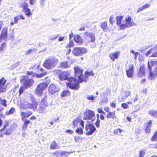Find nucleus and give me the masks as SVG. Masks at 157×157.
Here are the masks:
<instances>
[{
    "label": "nucleus",
    "instance_id": "obj_1",
    "mask_svg": "<svg viewBox=\"0 0 157 157\" xmlns=\"http://www.w3.org/2000/svg\"><path fill=\"white\" fill-rule=\"evenodd\" d=\"M79 83H80L79 80H78L77 78L72 77H70L68 78L66 83L70 88L71 89L78 90L79 87Z\"/></svg>",
    "mask_w": 157,
    "mask_h": 157
},
{
    "label": "nucleus",
    "instance_id": "obj_2",
    "mask_svg": "<svg viewBox=\"0 0 157 157\" xmlns=\"http://www.w3.org/2000/svg\"><path fill=\"white\" fill-rule=\"evenodd\" d=\"M58 62V59L56 57H51L45 61L43 65L45 68L51 69L55 67Z\"/></svg>",
    "mask_w": 157,
    "mask_h": 157
},
{
    "label": "nucleus",
    "instance_id": "obj_3",
    "mask_svg": "<svg viewBox=\"0 0 157 157\" xmlns=\"http://www.w3.org/2000/svg\"><path fill=\"white\" fill-rule=\"evenodd\" d=\"M136 24L134 21H132L130 16L126 17L124 21H122V25L121 26V30H124L126 28H128L133 26L136 25Z\"/></svg>",
    "mask_w": 157,
    "mask_h": 157
},
{
    "label": "nucleus",
    "instance_id": "obj_4",
    "mask_svg": "<svg viewBox=\"0 0 157 157\" xmlns=\"http://www.w3.org/2000/svg\"><path fill=\"white\" fill-rule=\"evenodd\" d=\"M30 100L27 101L25 104V107L26 108H30L35 109L38 105V102L35 101V99L32 96L30 97Z\"/></svg>",
    "mask_w": 157,
    "mask_h": 157
},
{
    "label": "nucleus",
    "instance_id": "obj_5",
    "mask_svg": "<svg viewBox=\"0 0 157 157\" xmlns=\"http://www.w3.org/2000/svg\"><path fill=\"white\" fill-rule=\"evenodd\" d=\"M47 98L46 96L44 97L39 105L38 111L40 113H45L47 112L46 107L48 106V104L46 101Z\"/></svg>",
    "mask_w": 157,
    "mask_h": 157
},
{
    "label": "nucleus",
    "instance_id": "obj_6",
    "mask_svg": "<svg viewBox=\"0 0 157 157\" xmlns=\"http://www.w3.org/2000/svg\"><path fill=\"white\" fill-rule=\"evenodd\" d=\"M49 83V82H48L47 83H42L39 84L35 90V93L37 95H41L43 94V91L47 87Z\"/></svg>",
    "mask_w": 157,
    "mask_h": 157
},
{
    "label": "nucleus",
    "instance_id": "obj_7",
    "mask_svg": "<svg viewBox=\"0 0 157 157\" xmlns=\"http://www.w3.org/2000/svg\"><path fill=\"white\" fill-rule=\"evenodd\" d=\"M84 116L83 117L84 120H90L94 121L95 118V114L93 111L86 109L84 113Z\"/></svg>",
    "mask_w": 157,
    "mask_h": 157
},
{
    "label": "nucleus",
    "instance_id": "obj_8",
    "mask_svg": "<svg viewBox=\"0 0 157 157\" xmlns=\"http://www.w3.org/2000/svg\"><path fill=\"white\" fill-rule=\"evenodd\" d=\"M21 81L25 87H31L34 83L33 80L25 76H23V78L21 79Z\"/></svg>",
    "mask_w": 157,
    "mask_h": 157
},
{
    "label": "nucleus",
    "instance_id": "obj_9",
    "mask_svg": "<svg viewBox=\"0 0 157 157\" xmlns=\"http://www.w3.org/2000/svg\"><path fill=\"white\" fill-rule=\"evenodd\" d=\"M87 49L85 48H75L72 50V53L76 56H81L86 53Z\"/></svg>",
    "mask_w": 157,
    "mask_h": 157
},
{
    "label": "nucleus",
    "instance_id": "obj_10",
    "mask_svg": "<svg viewBox=\"0 0 157 157\" xmlns=\"http://www.w3.org/2000/svg\"><path fill=\"white\" fill-rule=\"evenodd\" d=\"M75 75L76 76L78 77V78L79 80L80 83V81L82 80L83 75L82 74L83 70L80 67H74Z\"/></svg>",
    "mask_w": 157,
    "mask_h": 157
},
{
    "label": "nucleus",
    "instance_id": "obj_11",
    "mask_svg": "<svg viewBox=\"0 0 157 157\" xmlns=\"http://www.w3.org/2000/svg\"><path fill=\"white\" fill-rule=\"evenodd\" d=\"M6 81L4 77H2L0 79V94L6 91L7 85L6 84Z\"/></svg>",
    "mask_w": 157,
    "mask_h": 157
},
{
    "label": "nucleus",
    "instance_id": "obj_12",
    "mask_svg": "<svg viewBox=\"0 0 157 157\" xmlns=\"http://www.w3.org/2000/svg\"><path fill=\"white\" fill-rule=\"evenodd\" d=\"M86 135H89L92 134L96 130L95 126L91 124H88L86 125Z\"/></svg>",
    "mask_w": 157,
    "mask_h": 157
},
{
    "label": "nucleus",
    "instance_id": "obj_13",
    "mask_svg": "<svg viewBox=\"0 0 157 157\" xmlns=\"http://www.w3.org/2000/svg\"><path fill=\"white\" fill-rule=\"evenodd\" d=\"M151 54H152L151 56V57H157V45H155L150 50L148 51L145 54V55L146 56H148Z\"/></svg>",
    "mask_w": 157,
    "mask_h": 157
},
{
    "label": "nucleus",
    "instance_id": "obj_14",
    "mask_svg": "<svg viewBox=\"0 0 157 157\" xmlns=\"http://www.w3.org/2000/svg\"><path fill=\"white\" fill-rule=\"evenodd\" d=\"M70 75L69 73L67 71H63L58 76L59 79L61 80H67L68 77Z\"/></svg>",
    "mask_w": 157,
    "mask_h": 157
},
{
    "label": "nucleus",
    "instance_id": "obj_15",
    "mask_svg": "<svg viewBox=\"0 0 157 157\" xmlns=\"http://www.w3.org/2000/svg\"><path fill=\"white\" fill-rule=\"evenodd\" d=\"M59 90V88L57 87L54 84L50 85L48 88L49 92L51 94H53L56 92L58 91Z\"/></svg>",
    "mask_w": 157,
    "mask_h": 157
},
{
    "label": "nucleus",
    "instance_id": "obj_16",
    "mask_svg": "<svg viewBox=\"0 0 157 157\" xmlns=\"http://www.w3.org/2000/svg\"><path fill=\"white\" fill-rule=\"evenodd\" d=\"M94 73L93 72L91 71H86L85 72V75L83 76L82 80L80 81V82H86L88 79V76L90 75L94 76Z\"/></svg>",
    "mask_w": 157,
    "mask_h": 157
},
{
    "label": "nucleus",
    "instance_id": "obj_17",
    "mask_svg": "<svg viewBox=\"0 0 157 157\" xmlns=\"http://www.w3.org/2000/svg\"><path fill=\"white\" fill-rule=\"evenodd\" d=\"M120 53V52L116 51L115 52H112L110 54L109 56L113 62H114L115 59L118 58Z\"/></svg>",
    "mask_w": 157,
    "mask_h": 157
},
{
    "label": "nucleus",
    "instance_id": "obj_18",
    "mask_svg": "<svg viewBox=\"0 0 157 157\" xmlns=\"http://www.w3.org/2000/svg\"><path fill=\"white\" fill-rule=\"evenodd\" d=\"M149 70L150 72L148 76V78L151 80L156 77L157 72L155 69L154 70H152L151 69Z\"/></svg>",
    "mask_w": 157,
    "mask_h": 157
},
{
    "label": "nucleus",
    "instance_id": "obj_19",
    "mask_svg": "<svg viewBox=\"0 0 157 157\" xmlns=\"http://www.w3.org/2000/svg\"><path fill=\"white\" fill-rule=\"evenodd\" d=\"M22 121L23 122L22 125V129L24 131H25L27 129L28 125L29 124H31L30 121L26 119L22 118Z\"/></svg>",
    "mask_w": 157,
    "mask_h": 157
},
{
    "label": "nucleus",
    "instance_id": "obj_20",
    "mask_svg": "<svg viewBox=\"0 0 157 157\" xmlns=\"http://www.w3.org/2000/svg\"><path fill=\"white\" fill-rule=\"evenodd\" d=\"M47 72H44L40 74H35L34 73H33V72H29L27 71V74L28 75H32V76H36V77L37 78H41L43 76L46 75L47 74Z\"/></svg>",
    "mask_w": 157,
    "mask_h": 157
},
{
    "label": "nucleus",
    "instance_id": "obj_21",
    "mask_svg": "<svg viewBox=\"0 0 157 157\" xmlns=\"http://www.w3.org/2000/svg\"><path fill=\"white\" fill-rule=\"evenodd\" d=\"M133 68V66L131 65L129 69L126 70L127 75L128 77L132 78V77L134 72Z\"/></svg>",
    "mask_w": 157,
    "mask_h": 157
},
{
    "label": "nucleus",
    "instance_id": "obj_22",
    "mask_svg": "<svg viewBox=\"0 0 157 157\" xmlns=\"http://www.w3.org/2000/svg\"><path fill=\"white\" fill-rule=\"evenodd\" d=\"M7 29L6 28H3L0 36V39H6L7 37Z\"/></svg>",
    "mask_w": 157,
    "mask_h": 157
},
{
    "label": "nucleus",
    "instance_id": "obj_23",
    "mask_svg": "<svg viewBox=\"0 0 157 157\" xmlns=\"http://www.w3.org/2000/svg\"><path fill=\"white\" fill-rule=\"evenodd\" d=\"M85 34L86 36L90 38V41L91 42H93L95 41V35L94 33L91 32H86Z\"/></svg>",
    "mask_w": 157,
    "mask_h": 157
},
{
    "label": "nucleus",
    "instance_id": "obj_24",
    "mask_svg": "<svg viewBox=\"0 0 157 157\" xmlns=\"http://www.w3.org/2000/svg\"><path fill=\"white\" fill-rule=\"evenodd\" d=\"M123 18V16H117L116 17L117 24L120 26V29L121 30V26L122 25V22H121V21Z\"/></svg>",
    "mask_w": 157,
    "mask_h": 157
},
{
    "label": "nucleus",
    "instance_id": "obj_25",
    "mask_svg": "<svg viewBox=\"0 0 157 157\" xmlns=\"http://www.w3.org/2000/svg\"><path fill=\"white\" fill-rule=\"evenodd\" d=\"M130 93L129 91H122L121 93V100H120L121 101H124L130 95Z\"/></svg>",
    "mask_w": 157,
    "mask_h": 157
},
{
    "label": "nucleus",
    "instance_id": "obj_26",
    "mask_svg": "<svg viewBox=\"0 0 157 157\" xmlns=\"http://www.w3.org/2000/svg\"><path fill=\"white\" fill-rule=\"evenodd\" d=\"M145 75V68L144 67L141 66L140 67V71L137 73V75L139 77L141 78Z\"/></svg>",
    "mask_w": 157,
    "mask_h": 157
},
{
    "label": "nucleus",
    "instance_id": "obj_27",
    "mask_svg": "<svg viewBox=\"0 0 157 157\" xmlns=\"http://www.w3.org/2000/svg\"><path fill=\"white\" fill-rule=\"evenodd\" d=\"M32 114V113L31 111H27L26 112H21V119L22 118L25 119V117L28 118Z\"/></svg>",
    "mask_w": 157,
    "mask_h": 157
},
{
    "label": "nucleus",
    "instance_id": "obj_28",
    "mask_svg": "<svg viewBox=\"0 0 157 157\" xmlns=\"http://www.w3.org/2000/svg\"><path fill=\"white\" fill-rule=\"evenodd\" d=\"M59 148V146L55 141L52 142L50 145V149H56Z\"/></svg>",
    "mask_w": 157,
    "mask_h": 157
},
{
    "label": "nucleus",
    "instance_id": "obj_29",
    "mask_svg": "<svg viewBox=\"0 0 157 157\" xmlns=\"http://www.w3.org/2000/svg\"><path fill=\"white\" fill-rule=\"evenodd\" d=\"M74 40L76 42L79 44H82L83 41L82 37L79 35H78L75 36Z\"/></svg>",
    "mask_w": 157,
    "mask_h": 157
},
{
    "label": "nucleus",
    "instance_id": "obj_30",
    "mask_svg": "<svg viewBox=\"0 0 157 157\" xmlns=\"http://www.w3.org/2000/svg\"><path fill=\"white\" fill-rule=\"evenodd\" d=\"M60 66L64 68H68L70 67V64L67 61H64L60 63Z\"/></svg>",
    "mask_w": 157,
    "mask_h": 157
},
{
    "label": "nucleus",
    "instance_id": "obj_31",
    "mask_svg": "<svg viewBox=\"0 0 157 157\" xmlns=\"http://www.w3.org/2000/svg\"><path fill=\"white\" fill-rule=\"evenodd\" d=\"M106 117L108 118H111L114 119L116 118L115 112V111L113 112H109L107 114Z\"/></svg>",
    "mask_w": 157,
    "mask_h": 157
},
{
    "label": "nucleus",
    "instance_id": "obj_32",
    "mask_svg": "<svg viewBox=\"0 0 157 157\" xmlns=\"http://www.w3.org/2000/svg\"><path fill=\"white\" fill-rule=\"evenodd\" d=\"M30 10V9L28 8L22 10L25 13V15L28 17L32 15V13Z\"/></svg>",
    "mask_w": 157,
    "mask_h": 157
},
{
    "label": "nucleus",
    "instance_id": "obj_33",
    "mask_svg": "<svg viewBox=\"0 0 157 157\" xmlns=\"http://www.w3.org/2000/svg\"><path fill=\"white\" fill-rule=\"evenodd\" d=\"M101 27L104 31H107L108 29V27L107 22H106L105 21L102 22L101 25Z\"/></svg>",
    "mask_w": 157,
    "mask_h": 157
},
{
    "label": "nucleus",
    "instance_id": "obj_34",
    "mask_svg": "<svg viewBox=\"0 0 157 157\" xmlns=\"http://www.w3.org/2000/svg\"><path fill=\"white\" fill-rule=\"evenodd\" d=\"M19 6L20 7H23V9L27 8L28 7V4L25 2H24L20 4Z\"/></svg>",
    "mask_w": 157,
    "mask_h": 157
},
{
    "label": "nucleus",
    "instance_id": "obj_35",
    "mask_svg": "<svg viewBox=\"0 0 157 157\" xmlns=\"http://www.w3.org/2000/svg\"><path fill=\"white\" fill-rule=\"evenodd\" d=\"M148 113L151 116L155 117H157V111L154 110H151L149 111Z\"/></svg>",
    "mask_w": 157,
    "mask_h": 157
},
{
    "label": "nucleus",
    "instance_id": "obj_36",
    "mask_svg": "<svg viewBox=\"0 0 157 157\" xmlns=\"http://www.w3.org/2000/svg\"><path fill=\"white\" fill-rule=\"evenodd\" d=\"M70 94V92L68 90H65L63 91L61 94V96L62 97H65L68 96Z\"/></svg>",
    "mask_w": 157,
    "mask_h": 157
},
{
    "label": "nucleus",
    "instance_id": "obj_37",
    "mask_svg": "<svg viewBox=\"0 0 157 157\" xmlns=\"http://www.w3.org/2000/svg\"><path fill=\"white\" fill-rule=\"evenodd\" d=\"M15 109L14 108L12 107L11 108L10 110L9 111H7L6 113L7 115H9L10 114H12L15 111Z\"/></svg>",
    "mask_w": 157,
    "mask_h": 157
},
{
    "label": "nucleus",
    "instance_id": "obj_38",
    "mask_svg": "<svg viewBox=\"0 0 157 157\" xmlns=\"http://www.w3.org/2000/svg\"><path fill=\"white\" fill-rule=\"evenodd\" d=\"M12 132V127L11 126L10 127L7 128L5 132H4V134L9 135Z\"/></svg>",
    "mask_w": 157,
    "mask_h": 157
},
{
    "label": "nucleus",
    "instance_id": "obj_39",
    "mask_svg": "<svg viewBox=\"0 0 157 157\" xmlns=\"http://www.w3.org/2000/svg\"><path fill=\"white\" fill-rule=\"evenodd\" d=\"M6 45L5 43H3L1 44H0V52H3L5 49Z\"/></svg>",
    "mask_w": 157,
    "mask_h": 157
},
{
    "label": "nucleus",
    "instance_id": "obj_40",
    "mask_svg": "<svg viewBox=\"0 0 157 157\" xmlns=\"http://www.w3.org/2000/svg\"><path fill=\"white\" fill-rule=\"evenodd\" d=\"M53 155L57 157H59L61 156V151L59 150L57 151L54 152Z\"/></svg>",
    "mask_w": 157,
    "mask_h": 157
},
{
    "label": "nucleus",
    "instance_id": "obj_41",
    "mask_svg": "<svg viewBox=\"0 0 157 157\" xmlns=\"http://www.w3.org/2000/svg\"><path fill=\"white\" fill-rule=\"evenodd\" d=\"M76 132L79 134H82L83 133V131L81 128H78L76 130Z\"/></svg>",
    "mask_w": 157,
    "mask_h": 157
},
{
    "label": "nucleus",
    "instance_id": "obj_42",
    "mask_svg": "<svg viewBox=\"0 0 157 157\" xmlns=\"http://www.w3.org/2000/svg\"><path fill=\"white\" fill-rule=\"evenodd\" d=\"M154 62L153 61H150L148 62V66L149 70L151 69V68L153 66Z\"/></svg>",
    "mask_w": 157,
    "mask_h": 157
},
{
    "label": "nucleus",
    "instance_id": "obj_43",
    "mask_svg": "<svg viewBox=\"0 0 157 157\" xmlns=\"http://www.w3.org/2000/svg\"><path fill=\"white\" fill-rule=\"evenodd\" d=\"M74 44L72 40H70L69 43L67 44L66 46V48H70L74 46Z\"/></svg>",
    "mask_w": 157,
    "mask_h": 157
},
{
    "label": "nucleus",
    "instance_id": "obj_44",
    "mask_svg": "<svg viewBox=\"0 0 157 157\" xmlns=\"http://www.w3.org/2000/svg\"><path fill=\"white\" fill-rule=\"evenodd\" d=\"M72 152H67L66 151H61V156L65 155V156H67L69 155L70 153H71Z\"/></svg>",
    "mask_w": 157,
    "mask_h": 157
},
{
    "label": "nucleus",
    "instance_id": "obj_45",
    "mask_svg": "<svg viewBox=\"0 0 157 157\" xmlns=\"http://www.w3.org/2000/svg\"><path fill=\"white\" fill-rule=\"evenodd\" d=\"M7 101L5 99H2L0 101V104L6 107L7 106L6 104Z\"/></svg>",
    "mask_w": 157,
    "mask_h": 157
},
{
    "label": "nucleus",
    "instance_id": "obj_46",
    "mask_svg": "<svg viewBox=\"0 0 157 157\" xmlns=\"http://www.w3.org/2000/svg\"><path fill=\"white\" fill-rule=\"evenodd\" d=\"M59 35L56 34L53 35L50 37L49 39L51 40H55L59 36Z\"/></svg>",
    "mask_w": 157,
    "mask_h": 157
},
{
    "label": "nucleus",
    "instance_id": "obj_47",
    "mask_svg": "<svg viewBox=\"0 0 157 157\" xmlns=\"http://www.w3.org/2000/svg\"><path fill=\"white\" fill-rule=\"evenodd\" d=\"M145 154V152L144 151H141L140 152L139 157H144Z\"/></svg>",
    "mask_w": 157,
    "mask_h": 157
},
{
    "label": "nucleus",
    "instance_id": "obj_48",
    "mask_svg": "<svg viewBox=\"0 0 157 157\" xmlns=\"http://www.w3.org/2000/svg\"><path fill=\"white\" fill-rule=\"evenodd\" d=\"M86 98L89 100H91L93 101L94 99V97L92 95H87L86 96Z\"/></svg>",
    "mask_w": 157,
    "mask_h": 157
},
{
    "label": "nucleus",
    "instance_id": "obj_49",
    "mask_svg": "<svg viewBox=\"0 0 157 157\" xmlns=\"http://www.w3.org/2000/svg\"><path fill=\"white\" fill-rule=\"evenodd\" d=\"M121 107L123 109H127L129 107V106L127 103H124L121 104Z\"/></svg>",
    "mask_w": 157,
    "mask_h": 157
},
{
    "label": "nucleus",
    "instance_id": "obj_50",
    "mask_svg": "<svg viewBox=\"0 0 157 157\" xmlns=\"http://www.w3.org/2000/svg\"><path fill=\"white\" fill-rule=\"evenodd\" d=\"M78 122V119L76 118L73 121V124L74 126V127H75V126H76Z\"/></svg>",
    "mask_w": 157,
    "mask_h": 157
},
{
    "label": "nucleus",
    "instance_id": "obj_51",
    "mask_svg": "<svg viewBox=\"0 0 157 157\" xmlns=\"http://www.w3.org/2000/svg\"><path fill=\"white\" fill-rule=\"evenodd\" d=\"M109 21L111 24H112L114 22V17L113 16H110L109 18Z\"/></svg>",
    "mask_w": 157,
    "mask_h": 157
},
{
    "label": "nucleus",
    "instance_id": "obj_52",
    "mask_svg": "<svg viewBox=\"0 0 157 157\" xmlns=\"http://www.w3.org/2000/svg\"><path fill=\"white\" fill-rule=\"evenodd\" d=\"M157 138V132H155L154 135L151 139L152 141H155Z\"/></svg>",
    "mask_w": 157,
    "mask_h": 157
},
{
    "label": "nucleus",
    "instance_id": "obj_53",
    "mask_svg": "<svg viewBox=\"0 0 157 157\" xmlns=\"http://www.w3.org/2000/svg\"><path fill=\"white\" fill-rule=\"evenodd\" d=\"M100 121L99 119H97L96 123L95 125L96 126V127L97 128H99V127L100 125Z\"/></svg>",
    "mask_w": 157,
    "mask_h": 157
},
{
    "label": "nucleus",
    "instance_id": "obj_54",
    "mask_svg": "<svg viewBox=\"0 0 157 157\" xmlns=\"http://www.w3.org/2000/svg\"><path fill=\"white\" fill-rule=\"evenodd\" d=\"M46 0H40V4L41 7H44V6L45 2Z\"/></svg>",
    "mask_w": 157,
    "mask_h": 157
},
{
    "label": "nucleus",
    "instance_id": "obj_55",
    "mask_svg": "<svg viewBox=\"0 0 157 157\" xmlns=\"http://www.w3.org/2000/svg\"><path fill=\"white\" fill-rule=\"evenodd\" d=\"M9 125V122L8 121H6L5 123H4V128L2 130H1V131L2 130H3L7 126H8Z\"/></svg>",
    "mask_w": 157,
    "mask_h": 157
},
{
    "label": "nucleus",
    "instance_id": "obj_56",
    "mask_svg": "<svg viewBox=\"0 0 157 157\" xmlns=\"http://www.w3.org/2000/svg\"><path fill=\"white\" fill-rule=\"evenodd\" d=\"M151 127H147L145 129V132L146 133H149L150 132L151 129Z\"/></svg>",
    "mask_w": 157,
    "mask_h": 157
},
{
    "label": "nucleus",
    "instance_id": "obj_57",
    "mask_svg": "<svg viewBox=\"0 0 157 157\" xmlns=\"http://www.w3.org/2000/svg\"><path fill=\"white\" fill-rule=\"evenodd\" d=\"M25 89L24 87H21L19 89V94H20L21 93H23L24 91V90Z\"/></svg>",
    "mask_w": 157,
    "mask_h": 157
},
{
    "label": "nucleus",
    "instance_id": "obj_58",
    "mask_svg": "<svg viewBox=\"0 0 157 157\" xmlns=\"http://www.w3.org/2000/svg\"><path fill=\"white\" fill-rule=\"evenodd\" d=\"M17 17H18V20H20L21 19H22L23 20H24L25 19V18L23 17V15H18L17 16H16Z\"/></svg>",
    "mask_w": 157,
    "mask_h": 157
},
{
    "label": "nucleus",
    "instance_id": "obj_59",
    "mask_svg": "<svg viewBox=\"0 0 157 157\" xmlns=\"http://www.w3.org/2000/svg\"><path fill=\"white\" fill-rule=\"evenodd\" d=\"M65 132L69 133L70 134H71L73 133V131L72 130H70L69 129H67L65 131Z\"/></svg>",
    "mask_w": 157,
    "mask_h": 157
},
{
    "label": "nucleus",
    "instance_id": "obj_60",
    "mask_svg": "<svg viewBox=\"0 0 157 157\" xmlns=\"http://www.w3.org/2000/svg\"><path fill=\"white\" fill-rule=\"evenodd\" d=\"M144 7L143 6H142L141 7L139 8L137 11V13L141 11H143V10H144Z\"/></svg>",
    "mask_w": 157,
    "mask_h": 157
},
{
    "label": "nucleus",
    "instance_id": "obj_61",
    "mask_svg": "<svg viewBox=\"0 0 157 157\" xmlns=\"http://www.w3.org/2000/svg\"><path fill=\"white\" fill-rule=\"evenodd\" d=\"M143 6L144 7V9L145 10L146 9L149 7L150 6V5L149 4H147L146 5H143Z\"/></svg>",
    "mask_w": 157,
    "mask_h": 157
},
{
    "label": "nucleus",
    "instance_id": "obj_62",
    "mask_svg": "<svg viewBox=\"0 0 157 157\" xmlns=\"http://www.w3.org/2000/svg\"><path fill=\"white\" fill-rule=\"evenodd\" d=\"M18 17H17V16H16L14 17V21L15 23L16 24H17L18 23Z\"/></svg>",
    "mask_w": 157,
    "mask_h": 157
},
{
    "label": "nucleus",
    "instance_id": "obj_63",
    "mask_svg": "<svg viewBox=\"0 0 157 157\" xmlns=\"http://www.w3.org/2000/svg\"><path fill=\"white\" fill-rule=\"evenodd\" d=\"M134 55H135V59L136 60L137 59V57L139 56L140 54H139V53H138V52H136Z\"/></svg>",
    "mask_w": 157,
    "mask_h": 157
},
{
    "label": "nucleus",
    "instance_id": "obj_64",
    "mask_svg": "<svg viewBox=\"0 0 157 157\" xmlns=\"http://www.w3.org/2000/svg\"><path fill=\"white\" fill-rule=\"evenodd\" d=\"M104 109L107 112L109 113V109L108 107H105L104 108Z\"/></svg>",
    "mask_w": 157,
    "mask_h": 157
}]
</instances>
